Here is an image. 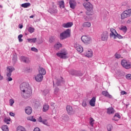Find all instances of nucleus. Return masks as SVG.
Returning <instances> with one entry per match:
<instances>
[{"label": "nucleus", "instance_id": "52", "mask_svg": "<svg viewBox=\"0 0 131 131\" xmlns=\"http://www.w3.org/2000/svg\"><path fill=\"white\" fill-rule=\"evenodd\" d=\"M49 93V90H46L44 91V94L45 95H47V94H48Z\"/></svg>", "mask_w": 131, "mask_h": 131}, {"label": "nucleus", "instance_id": "41", "mask_svg": "<svg viewBox=\"0 0 131 131\" xmlns=\"http://www.w3.org/2000/svg\"><path fill=\"white\" fill-rule=\"evenodd\" d=\"M115 58H116V59H120V58H121V55L116 53L115 54Z\"/></svg>", "mask_w": 131, "mask_h": 131}, {"label": "nucleus", "instance_id": "48", "mask_svg": "<svg viewBox=\"0 0 131 131\" xmlns=\"http://www.w3.org/2000/svg\"><path fill=\"white\" fill-rule=\"evenodd\" d=\"M82 106H83V107H86V102L83 101L82 103Z\"/></svg>", "mask_w": 131, "mask_h": 131}, {"label": "nucleus", "instance_id": "58", "mask_svg": "<svg viewBox=\"0 0 131 131\" xmlns=\"http://www.w3.org/2000/svg\"><path fill=\"white\" fill-rule=\"evenodd\" d=\"M56 84H57V85H60V84H59V82H57L56 83Z\"/></svg>", "mask_w": 131, "mask_h": 131}, {"label": "nucleus", "instance_id": "35", "mask_svg": "<svg viewBox=\"0 0 131 131\" xmlns=\"http://www.w3.org/2000/svg\"><path fill=\"white\" fill-rule=\"evenodd\" d=\"M2 129L3 131H9V128L8 127V126H7L6 125H3L2 127Z\"/></svg>", "mask_w": 131, "mask_h": 131}, {"label": "nucleus", "instance_id": "59", "mask_svg": "<svg viewBox=\"0 0 131 131\" xmlns=\"http://www.w3.org/2000/svg\"><path fill=\"white\" fill-rule=\"evenodd\" d=\"M55 91H59V89H55Z\"/></svg>", "mask_w": 131, "mask_h": 131}, {"label": "nucleus", "instance_id": "21", "mask_svg": "<svg viewBox=\"0 0 131 131\" xmlns=\"http://www.w3.org/2000/svg\"><path fill=\"white\" fill-rule=\"evenodd\" d=\"M120 118V115H119L118 113H116L113 118V120H114L115 121H118V120H119Z\"/></svg>", "mask_w": 131, "mask_h": 131}, {"label": "nucleus", "instance_id": "22", "mask_svg": "<svg viewBox=\"0 0 131 131\" xmlns=\"http://www.w3.org/2000/svg\"><path fill=\"white\" fill-rule=\"evenodd\" d=\"M96 103V97H93L90 101V105L92 106V107H95V104Z\"/></svg>", "mask_w": 131, "mask_h": 131}, {"label": "nucleus", "instance_id": "49", "mask_svg": "<svg viewBox=\"0 0 131 131\" xmlns=\"http://www.w3.org/2000/svg\"><path fill=\"white\" fill-rule=\"evenodd\" d=\"M38 121H39V122L42 123V121H43V120H42V118H41V117H39Z\"/></svg>", "mask_w": 131, "mask_h": 131}, {"label": "nucleus", "instance_id": "26", "mask_svg": "<svg viewBox=\"0 0 131 131\" xmlns=\"http://www.w3.org/2000/svg\"><path fill=\"white\" fill-rule=\"evenodd\" d=\"M39 74H41V75H46V70L42 68H40L39 69Z\"/></svg>", "mask_w": 131, "mask_h": 131}, {"label": "nucleus", "instance_id": "28", "mask_svg": "<svg viewBox=\"0 0 131 131\" xmlns=\"http://www.w3.org/2000/svg\"><path fill=\"white\" fill-rule=\"evenodd\" d=\"M30 3H24L21 4V7H22V8H28V7H30Z\"/></svg>", "mask_w": 131, "mask_h": 131}, {"label": "nucleus", "instance_id": "32", "mask_svg": "<svg viewBox=\"0 0 131 131\" xmlns=\"http://www.w3.org/2000/svg\"><path fill=\"white\" fill-rule=\"evenodd\" d=\"M90 124L91 126H94V124H95V120L93 118L90 119Z\"/></svg>", "mask_w": 131, "mask_h": 131}, {"label": "nucleus", "instance_id": "29", "mask_svg": "<svg viewBox=\"0 0 131 131\" xmlns=\"http://www.w3.org/2000/svg\"><path fill=\"white\" fill-rule=\"evenodd\" d=\"M62 47V44L60 43H56L54 45V48L56 49V50H59L60 48Z\"/></svg>", "mask_w": 131, "mask_h": 131}, {"label": "nucleus", "instance_id": "40", "mask_svg": "<svg viewBox=\"0 0 131 131\" xmlns=\"http://www.w3.org/2000/svg\"><path fill=\"white\" fill-rule=\"evenodd\" d=\"M107 130L111 131L112 130V128H113V126L111 124H108L107 126Z\"/></svg>", "mask_w": 131, "mask_h": 131}, {"label": "nucleus", "instance_id": "13", "mask_svg": "<svg viewBox=\"0 0 131 131\" xmlns=\"http://www.w3.org/2000/svg\"><path fill=\"white\" fill-rule=\"evenodd\" d=\"M69 5L70 8L71 9H73V10H74V9H75V7H76V2L75 1V0H70Z\"/></svg>", "mask_w": 131, "mask_h": 131}, {"label": "nucleus", "instance_id": "8", "mask_svg": "<svg viewBox=\"0 0 131 131\" xmlns=\"http://www.w3.org/2000/svg\"><path fill=\"white\" fill-rule=\"evenodd\" d=\"M56 55L57 57H59L60 59H66V58H67V52L66 51L58 52Z\"/></svg>", "mask_w": 131, "mask_h": 131}, {"label": "nucleus", "instance_id": "62", "mask_svg": "<svg viewBox=\"0 0 131 131\" xmlns=\"http://www.w3.org/2000/svg\"><path fill=\"white\" fill-rule=\"evenodd\" d=\"M86 1V3H88V2H89V0H85Z\"/></svg>", "mask_w": 131, "mask_h": 131}, {"label": "nucleus", "instance_id": "6", "mask_svg": "<svg viewBox=\"0 0 131 131\" xmlns=\"http://www.w3.org/2000/svg\"><path fill=\"white\" fill-rule=\"evenodd\" d=\"M121 64L124 68H125V69H129V68H131L130 62H127V61L125 59H123L121 61Z\"/></svg>", "mask_w": 131, "mask_h": 131}, {"label": "nucleus", "instance_id": "27", "mask_svg": "<svg viewBox=\"0 0 131 131\" xmlns=\"http://www.w3.org/2000/svg\"><path fill=\"white\" fill-rule=\"evenodd\" d=\"M49 109H50V106L48 105V104H45L43 106V112H47Z\"/></svg>", "mask_w": 131, "mask_h": 131}, {"label": "nucleus", "instance_id": "47", "mask_svg": "<svg viewBox=\"0 0 131 131\" xmlns=\"http://www.w3.org/2000/svg\"><path fill=\"white\" fill-rule=\"evenodd\" d=\"M54 39H53V37H50L49 39V42L52 43V42H53V41H54Z\"/></svg>", "mask_w": 131, "mask_h": 131}, {"label": "nucleus", "instance_id": "11", "mask_svg": "<svg viewBox=\"0 0 131 131\" xmlns=\"http://www.w3.org/2000/svg\"><path fill=\"white\" fill-rule=\"evenodd\" d=\"M108 32L105 31L102 33L101 34V40H103V41H105V40H107L108 39Z\"/></svg>", "mask_w": 131, "mask_h": 131}, {"label": "nucleus", "instance_id": "51", "mask_svg": "<svg viewBox=\"0 0 131 131\" xmlns=\"http://www.w3.org/2000/svg\"><path fill=\"white\" fill-rule=\"evenodd\" d=\"M13 80V78L12 77H8V81H12Z\"/></svg>", "mask_w": 131, "mask_h": 131}, {"label": "nucleus", "instance_id": "15", "mask_svg": "<svg viewBox=\"0 0 131 131\" xmlns=\"http://www.w3.org/2000/svg\"><path fill=\"white\" fill-rule=\"evenodd\" d=\"M73 26V23L72 22L63 23L62 25V26L63 27V28H69L70 27H72Z\"/></svg>", "mask_w": 131, "mask_h": 131}, {"label": "nucleus", "instance_id": "34", "mask_svg": "<svg viewBox=\"0 0 131 131\" xmlns=\"http://www.w3.org/2000/svg\"><path fill=\"white\" fill-rule=\"evenodd\" d=\"M28 30L30 33H33V32H34L35 29L31 27H29Z\"/></svg>", "mask_w": 131, "mask_h": 131}, {"label": "nucleus", "instance_id": "4", "mask_svg": "<svg viewBox=\"0 0 131 131\" xmlns=\"http://www.w3.org/2000/svg\"><path fill=\"white\" fill-rule=\"evenodd\" d=\"M131 16V9H127L121 14V20H124L126 18H129Z\"/></svg>", "mask_w": 131, "mask_h": 131}, {"label": "nucleus", "instance_id": "25", "mask_svg": "<svg viewBox=\"0 0 131 131\" xmlns=\"http://www.w3.org/2000/svg\"><path fill=\"white\" fill-rule=\"evenodd\" d=\"M91 26H92V24H91V23H90L89 21L84 22V23H83V24L82 25L83 27H85L86 28H89Z\"/></svg>", "mask_w": 131, "mask_h": 131}, {"label": "nucleus", "instance_id": "60", "mask_svg": "<svg viewBox=\"0 0 131 131\" xmlns=\"http://www.w3.org/2000/svg\"><path fill=\"white\" fill-rule=\"evenodd\" d=\"M64 117H66V118H67L68 117V116H64Z\"/></svg>", "mask_w": 131, "mask_h": 131}, {"label": "nucleus", "instance_id": "56", "mask_svg": "<svg viewBox=\"0 0 131 131\" xmlns=\"http://www.w3.org/2000/svg\"><path fill=\"white\" fill-rule=\"evenodd\" d=\"M19 28H20V29H22V28H23V25H19Z\"/></svg>", "mask_w": 131, "mask_h": 131}, {"label": "nucleus", "instance_id": "31", "mask_svg": "<svg viewBox=\"0 0 131 131\" xmlns=\"http://www.w3.org/2000/svg\"><path fill=\"white\" fill-rule=\"evenodd\" d=\"M17 131H26L23 126H19L17 127Z\"/></svg>", "mask_w": 131, "mask_h": 131}, {"label": "nucleus", "instance_id": "54", "mask_svg": "<svg viewBox=\"0 0 131 131\" xmlns=\"http://www.w3.org/2000/svg\"><path fill=\"white\" fill-rule=\"evenodd\" d=\"M9 115L10 116H15V114L14 113H10Z\"/></svg>", "mask_w": 131, "mask_h": 131}, {"label": "nucleus", "instance_id": "18", "mask_svg": "<svg viewBox=\"0 0 131 131\" xmlns=\"http://www.w3.org/2000/svg\"><path fill=\"white\" fill-rule=\"evenodd\" d=\"M20 61L21 62H24V63H29L30 62V60H29V58L24 56L20 57Z\"/></svg>", "mask_w": 131, "mask_h": 131}, {"label": "nucleus", "instance_id": "16", "mask_svg": "<svg viewBox=\"0 0 131 131\" xmlns=\"http://www.w3.org/2000/svg\"><path fill=\"white\" fill-rule=\"evenodd\" d=\"M85 55L86 57H88V58H92L93 57V51L92 50L90 49L85 52Z\"/></svg>", "mask_w": 131, "mask_h": 131}, {"label": "nucleus", "instance_id": "33", "mask_svg": "<svg viewBox=\"0 0 131 131\" xmlns=\"http://www.w3.org/2000/svg\"><path fill=\"white\" fill-rule=\"evenodd\" d=\"M28 120H30L31 121H33V122H35L36 121V119L33 118V117L30 116L27 118Z\"/></svg>", "mask_w": 131, "mask_h": 131}, {"label": "nucleus", "instance_id": "44", "mask_svg": "<svg viewBox=\"0 0 131 131\" xmlns=\"http://www.w3.org/2000/svg\"><path fill=\"white\" fill-rule=\"evenodd\" d=\"M119 38V39H121L123 37H122V36H121V35L117 33L116 38Z\"/></svg>", "mask_w": 131, "mask_h": 131}, {"label": "nucleus", "instance_id": "43", "mask_svg": "<svg viewBox=\"0 0 131 131\" xmlns=\"http://www.w3.org/2000/svg\"><path fill=\"white\" fill-rule=\"evenodd\" d=\"M31 50L32 51V52H35V53H37V52H38V50L35 47H32Z\"/></svg>", "mask_w": 131, "mask_h": 131}, {"label": "nucleus", "instance_id": "23", "mask_svg": "<svg viewBox=\"0 0 131 131\" xmlns=\"http://www.w3.org/2000/svg\"><path fill=\"white\" fill-rule=\"evenodd\" d=\"M119 29L123 31L124 33H126V32L127 31V28L126 27V26L122 25L121 26V27L119 28Z\"/></svg>", "mask_w": 131, "mask_h": 131}, {"label": "nucleus", "instance_id": "10", "mask_svg": "<svg viewBox=\"0 0 131 131\" xmlns=\"http://www.w3.org/2000/svg\"><path fill=\"white\" fill-rule=\"evenodd\" d=\"M66 110L69 115H73V114H74V111H73V108H72V106L70 105H67L66 106Z\"/></svg>", "mask_w": 131, "mask_h": 131}, {"label": "nucleus", "instance_id": "42", "mask_svg": "<svg viewBox=\"0 0 131 131\" xmlns=\"http://www.w3.org/2000/svg\"><path fill=\"white\" fill-rule=\"evenodd\" d=\"M42 123L45 125H47V126H50V125L49 124V123H48V121L47 120H43Z\"/></svg>", "mask_w": 131, "mask_h": 131}, {"label": "nucleus", "instance_id": "30", "mask_svg": "<svg viewBox=\"0 0 131 131\" xmlns=\"http://www.w3.org/2000/svg\"><path fill=\"white\" fill-rule=\"evenodd\" d=\"M28 40L29 42H33L34 43L36 42V40H37V39L36 38H30L28 39Z\"/></svg>", "mask_w": 131, "mask_h": 131}, {"label": "nucleus", "instance_id": "3", "mask_svg": "<svg viewBox=\"0 0 131 131\" xmlns=\"http://www.w3.org/2000/svg\"><path fill=\"white\" fill-rule=\"evenodd\" d=\"M71 33V30L68 29L63 32L60 33V39H65L68 38V37H70Z\"/></svg>", "mask_w": 131, "mask_h": 131}, {"label": "nucleus", "instance_id": "7", "mask_svg": "<svg viewBox=\"0 0 131 131\" xmlns=\"http://www.w3.org/2000/svg\"><path fill=\"white\" fill-rule=\"evenodd\" d=\"M110 31V37H111L112 38H114V39H116V35L117 34V32H116V30L113 28H111Z\"/></svg>", "mask_w": 131, "mask_h": 131}, {"label": "nucleus", "instance_id": "2", "mask_svg": "<svg viewBox=\"0 0 131 131\" xmlns=\"http://www.w3.org/2000/svg\"><path fill=\"white\" fill-rule=\"evenodd\" d=\"M84 8L86 9V14L88 16L92 15V12H93V5L90 2H85L83 4Z\"/></svg>", "mask_w": 131, "mask_h": 131}, {"label": "nucleus", "instance_id": "57", "mask_svg": "<svg viewBox=\"0 0 131 131\" xmlns=\"http://www.w3.org/2000/svg\"><path fill=\"white\" fill-rule=\"evenodd\" d=\"M34 17V16L31 15V16H30V18H33Z\"/></svg>", "mask_w": 131, "mask_h": 131}, {"label": "nucleus", "instance_id": "1", "mask_svg": "<svg viewBox=\"0 0 131 131\" xmlns=\"http://www.w3.org/2000/svg\"><path fill=\"white\" fill-rule=\"evenodd\" d=\"M20 90L21 91V94L23 98L25 99H29L32 95V89L31 87L29 86V84L27 82H24L20 85Z\"/></svg>", "mask_w": 131, "mask_h": 131}, {"label": "nucleus", "instance_id": "53", "mask_svg": "<svg viewBox=\"0 0 131 131\" xmlns=\"http://www.w3.org/2000/svg\"><path fill=\"white\" fill-rule=\"evenodd\" d=\"M4 79V77L2 76V74L0 73V80H3Z\"/></svg>", "mask_w": 131, "mask_h": 131}, {"label": "nucleus", "instance_id": "39", "mask_svg": "<svg viewBox=\"0 0 131 131\" xmlns=\"http://www.w3.org/2000/svg\"><path fill=\"white\" fill-rule=\"evenodd\" d=\"M10 121H11L10 119H8V118H5L4 119V122L5 123H7V124H10Z\"/></svg>", "mask_w": 131, "mask_h": 131}, {"label": "nucleus", "instance_id": "37", "mask_svg": "<svg viewBox=\"0 0 131 131\" xmlns=\"http://www.w3.org/2000/svg\"><path fill=\"white\" fill-rule=\"evenodd\" d=\"M72 75H75V76H79V75H80L79 72L74 71L73 73H72Z\"/></svg>", "mask_w": 131, "mask_h": 131}, {"label": "nucleus", "instance_id": "19", "mask_svg": "<svg viewBox=\"0 0 131 131\" xmlns=\"http://www.w3.org/2000/svg\"><path fill=\"white\" fill-rule=\"evenodd\" d=\"M102 95H103V96H104V97H106V98H109V99H111L112 98V95H110L109 93L107 91H102Z\"/></svg>", "mask_w": 131, "mask_h": 131}, {"label": "nucleus", "instance_id": "61", "mask_svg": "<svg viewBox=\"0 0 131 131\" xmlns=\"http://www.w3.org/2000/svg\"><path fill=\"white\" fill-rule=\"evenodd\" d=\"M0 8H3V6L0 5Z\"/></svg>", "mask_w": 131, "mask_h": 131}, {"label": "nucleus", "instance_id": "5", "mask_svg": "<svg viewBox=\"0 0 131 131\" xmlns=\"http://www.w3.org/2000/svg\"><path fill=\"white\" fill-rule=\"evenodd\" d=\"M82 41L85 43V45H90L92 42V38L88 36L84 35L81 38Z\"/></svg>", "mask_w": 131, "mask_h": 131}, {"label": "nucleus", "instance_id": "50", "mask_svg": "<svg viewBox=\"0 0 131 131\" xmlns=\"http://www.w3.org/2000/svg\"><path fill=\"white\" fill-rule=\"evenodd\" d=\"M121 95H127V93L124 91H123L121 92Z\"/></svg>", "mask_w": 131, "mask_h": 131}, {"label": "nucleus", "instance_id": "38", "mask_svg": "<svg viewBox=\"0 0 131 131\" xmlns=\"http://www.w3.org/2000/svg\"><path fill=\"white\" fill-rule=\"evenodd\" d=\"M22 37H23V35L20 34L18 35V38L19 42H22V41H23V39H22Z\"/></svg>", "mask_w": 131, "mask_h": 131}, {"label": "nucleus", "instance_id": "9", "mask_svg": "<svg viewBox=\"0 0 131 131\" xmlns=\"http://www.w3.org/2000/svg\"><path fill=\"white\" fill-rule=\"evenodd\" d=\"M74 48L79 53H82V52H83V47L78 43L74 44Z\"/></svg>", "mask_w": 131, "mask_h": 131}, {"label": "nucleus", "instance_id": "12", "mask_svg": "<svg viewBox=\"0 0 131 131\" xmlns=\"http://www.w3.org/2000/svg\"><path fill=\"white\" fill-rule=\"evenodd\" d=\"M7 70L8 72L7 74V76H8V77H10L11 75H12V72H13V71H14L15 69L12 68V67H8L7 68Z\"/></svg>", "mask_w": 131, "mask_h": 131}, {"label": "nucleus", "instance_id": "24", "mask_svg": "<svg viewBox=\"0 0 131 131\" xmlns=\"http://www.w3.org/2000/svg\"><path fill=\"white\" fill-rule=\"evenodd\" d=\"M115 112V110H114V108L113 107H109L107 108V114H114V113Z\"/></svg>", "mask_w": 131, "mask_h": 131}, {"label": "nucleus", "instance_id": "46", "mask_svg": "<svg viewBox=\"0 0 131 131\" xmlns=\"http://www.w3.org/2000/svg\"><path fill=\"white\" fill-rule=\"evenodd\" d=\"M126 78L127 79H131V74H127L126 75Z\"/></svg>", "mask_w": 131, "mask_h": 131}, {"label": "nucleus", "instance_id": "55", "mask_svg": "<svg viewBox=\"0 0 131 131\" xmlns=\"http://www.w3.org/2000/svg\"><path fill=\"white\" fill-rule=\"evenodd\" d=\"M127 23L128 24H129L130 23H131V19L130 18L127 20Z\"/></svg>", "mask_w": 131, "mask_h": 131}, {"label": "nucleus", "instance_id": "45", "mask_svg": "<svg viewBox=\"0 0 131 131\" xmlns=\"http://www.w3.org/2000/svg\"><path fill=\"white\" fill-rule=\"evenodd\" d=\"M9 103H10V106H13V104L15 103V101H14L13 99H10Z\"/></svg>", "mask_w": 131, "mask_h": 131}, {"label": "nucleus", "instance_id": "36", "mask_svg": "<svg viewBox=\"0 0 131 131\" xmlns=\"http://www.w3.org/2000/svg\"><path fill=\"white\" fill-rule=\"evenodd\" d=\"M59 7L61 9H63V8H65V5L64 4V1H61L59 2Z\"/></svg>", "mask_w": 131, "mask_h": 131}, {"label": "nucleus", "instance_id": "17", "mask_svg": "<svg viewBox=\"0 0 131 131\" xmlns=\"http://www.w3.org/2000/svg\"><path fill=\"white\" fill-rule=\"evenodd\" d=\"M49 12H50L51 14L53 13H57L58 12L57 6H56V5H53V8L49 9Z\"/></svg>", "mask_w": 131, "mask_h": 131}, {"label": "nucleus", "instance_id": "20", "mask_svg": "<svg viewBox=\"0 0 131 131\" xmlns=\"http://www.w3.org/2000/svg\"><path fill=\"white\" fill-rule=\"evenodd\" d=\"M25 112L27 114H28V115H30V114L32 113V108L31 107L27 106L25 108Z\"/></svg>", "mask_w": 131, "mask_h": 131}, {"label": "nucleus", "instance_id": "14", "mask_svg": "<svg viewBox=\"0 0 131 131\" xmlns=\"http://www.w3.org/2000/svg\"><path fill=\"white\" fill-rule=\"evenodd\" d=\"M35 79L36 81H37V82H40L42 81V79H43V76H42V75L39 74L35 76Z\"/></svg>", "mask_w": 131, "mask_h": 131}, {"label": "nucleus", "instance_id": "63", "mask_svg": "<svg viewBox=\"0 0 131 131\" xmlns=\"http://www.w3.org/2000/svg\"><path fill=\"white\" fill-rule=\"evenodd\" d=\"M80 13H81V14H82V12H81Z\"/></svg>", "mask_w": 131, "mask_h": 131}]
</instances>
